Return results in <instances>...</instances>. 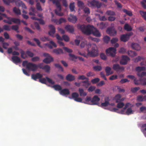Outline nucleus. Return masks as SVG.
Here are the masks:
<instances>
[{
  "label": "nucleus",
  "instance_id": "obj_1",
  "mask_svg": "<svg viewBox=\"0 0 146 146\" xmlns=\"http://www.w3.org/2000/svg\"><path fill=\"white\" fill-rule=\"evenodd\" d=\"M78 29L80 30L84 33L87 35L92 34L94 36L100 37L101 36L100 33L99 31L93 26L88 25L87 26L84 24H78L77 25Z\"/></svg>",
  "mask_w": 146,
  "mask_h": 146
},
{
  "label": "nucleus",
  "instance_id": "obj_2",
  "mask_svg": "<svg viewBox=\"0 0 146 146\" xmlns=\"http://www.w3.org/2000/svg\"><path fill=\"white\" fill-rule=\"evenodd\" d=\"M92 48L91 50L90 51L89 49H87V55L90 57H95L98 55V50L96 44H94L91 45Z\"/></svg>",
  "mask_w": 146,
  "mask_h": 146
},
{
  "label": "nucleus",
  "instance_id": "obj_3",
  "mask_svg": "<svg viewBox=\"0 0 146 146\" xmlns=\"http://www.w3.org/2000/svg\"><path fill=\"white\" fill-rule=\"evenodd\" d=\"M3 1L4 3L8 5H9L11 3L14 2L15 3L17 6H21L23 8L25 9L27 8V7L25 5L19 0H3Z\"/></svg>",
  "mask_w": 146,
  "mask_h": 146
},
{
  "label": "nucleus",
  "instance_id": "obj_4",
  "mask_svg": "<svg viewBox=\"0 0 146 146\" xmlns=\"http://www.w3.org/2000/svg\"><path fill=\"white\" fill-rule=\"evenodd\" d=\"M88 4L90 7H96L98 8H99L101 7L102 4L97 0H92L91 1H88Z\"/></svg>",
  "mask_w": 146,
  "mask_h": 146
},
{
  "label": "nucleus",
  "instance_id": "obj_5",
  "mask_svg": "<svg viewBox=\"0 0 146 146\" xmlns=\"http://www.w3.org/2000/svg\"><path fill=\"white\" fill-rule=\"evenodd\" d=\"M116 52L115 48L113 47H110L106 50L107 54L112 57H113L115 56Z\"/></svg>",
  "mask_w": 146,
  "mask_h": 146
},
{
  "label": "nucleus",
  "instance_id": "obj_6",
  "mask_svg": "<svg viewBox=\"0 0 146 146\" xmlns=\"http://www.w3.org/2000/svg\"><path fill=\"white\" fill-rule=\"evenodd\" d=\"M43 55L44 56L46 57V58L43 60L44 62L46 64H49L53 61V58L49 54L44 53L43 54Z\"/></svg>",
  "mask_w": 146,
  "mask_h": 146
},
{
  "label": "nucleus",
  "instance_id": "obj_7",
  "mask_svg": "<svg viewBox=\"0 0 146 146\" xmlns=\"http://www.w3.org/2000/svg\"><path fill=\"white\" fill-rule=\"evenodd\" d=\"M133 35V33L132 32H131L122 35L120 36V40L121 41L123 42H127L130 38V36Z\"/></svg>",
  "mask_w": 146,
  "mask_h": 146
},
{
  "label": "nucleus",
  "instance_id": "obj_8",
  "mask_svg": "<svg viewBox=\"0 0 146 146\" xmlns=\"http://www.w3.org/2000/svg\"><path fill=\"white\" fill-rule=\"evenodd\" d=\"M38 68L37 65L31 62H29L27 66V69L29 70L34 72Z\"/></svg>",
  "mask_w": 146,
  "mask_h": 146
},
{
  "label": "nucleus",
  "instance_id": "obj_9",
  "mask_svg": "<svg viewBox=\"0 0 146 146\" xmlns=\"http://www.w3.org/2000/svg\"><path fill=\"white\" fill-rule=\"evenodd\" d=\"M130 60V58L126 55H122V59L120 61V63L123 65L126 64L128 61Z\"/></svg>",
  "mask_w": 146,
  "mask_h": 146
},
{
  "label": "nucleus",
  "instance_id": "obj_10",
  "mask_svg": "<svg viewBox=\"0 0 146 146\" xmlns=\"http://www.w3.org/2000/svg\"><path fill=\"white\" fill-rule=\"evenodd\" d=\"M100 100V98L97 96L95 95L92 98L91 103L89 104L91 105H98Z\"/></svg>",
  "mask_w": 146,
  "mask_h": 146
},
{
  "label": "nucleus",
  "instance_id": "obj_11",
  "mask_svg": "<svg viewBox=\"0 0 146 146\" xmlns=\"http://www.w3.org/2000/svg\"><path fill=\"white\" fill-rule=\"evenodd\" d=\"M50 31L48 32V34L50 36L54 37L55 32V28L54 26L52 25H48Z\"/></svg>",
  "mask_w": 146,
  "mask_h": 146
},
{
  "label": "nucleus",
  "instance_id": "obj_12",
  "mask_svg": "<svg viewBox=\"0 0 146 146\" xmlns=\"http://www.w3.org/2000/svg\"><path fill=\"white\" fill-rule=\"evenodd\" d=\"M107 33L111 36H114L116 34V31L113 28L109 27L107 30Z\"/></svg>",
  "mask_w": 146,
  "mask_h": 146
},
{
  "label": "nucleus",
  "instance_id": "obj_13",
  "mask_svg": "<svg viewBox=\"0 0 146 146\" xmlns=\"http://www.w3.org/2000/svg\"><path fill=\"white\" fill-rule=\"evenodd\" d=\"M70 17L68 19V21L73 23H75L77 20V19L76 16L73 15H70Z\"/></svg>",
  "mask_w": 146,
  "mask_h": 146
},
{
  "label": "nucleus",
  "instance_id": "obj_14",
  "mask_svg": "<svg viewBox=\"0 0 146 146\" xmlns=\"http://www.w3.org/2000/svg\"><path fill=\"white\" fill-rule=\"evenodd\" d=\"M12 61L15 64H16L21 62L20 58L17 56H13L11 58Z\"/></svg>",
  "mask_w": 146,
  "mask_h": 146
},
{
  "label": "nucleus",
  "instance_id": "obj_15",
  "mask_svg": "<svg viewBox=\"0 0 146 146\" xmlns=\"http://www.w3.org/2000/svg\"><path fill=\"white\" fill-rule=\"evenodd\" d=\"M43 76L39 73H37L35 74H32L31 75V78L35 80H36L37 79H40L42 78Z\"/></svg>",
  "mask_w": 146,
  "mask_h": 146
},
{
  "label": "nucleus",
  "instance_id": "obj_16",
  "mask_svg": "<svg viewBox=\"0 0 146 146\" xmlns=\"http://www.w3.org/2000/svg\"><path fill=\"white\" fill-rule=\"evenodd\" d=\"M105 70L107 76L111 75L113 73V71L111 70V68L109 66L106 67Z\"/></svg>",
  "mask_w": 146,
  "mask_h": 146
},
{
  "label": "nucleus",
  "instance_id": "obj_17",
  "mask_svg": "<svg viewBox=\"0 0 146 146\" xmlns=\"http://www.w3.org/2000/svg\"><path fill=\"white\" fill-rule=\"evenodd\" d=\"M60 94L62 96L68 95L70 94V91L68 89L65 88L61 90L60 92Z\"/></svg>",
  "mask_w": 146,
  "mask_h": 146
},
{
  "label": "nucleus",
  "instance_id": "obj_18",
  "mask_svg": "<svg viewBox=\"0 0 146 146\" xmlns=\"http://www.w3.org/2000/svg\"><path fill=\"white\" fill-rule=\"evenodd\" d=\"M131 47L133 49L137 51L141 49L140 45L136 43H132L131 44Z\"/></svg>",
  "mask_w": 146,
  "mask_h": 146
},
{
  "label": "nucleus",
  "instance_id": "obj_19",
  "mask_svg": "<svg viewBox=\"0 0 146 146\" xmlns=\"http://www.w3.org/2000/svg\"><path fill=\"white\" fill-rule=\"evenodd\" d=\"M65 28L68 31H69L71 33L73 32L74 30V28L73 26L69 25H66L65 26Z\"/></svg>",
  "mask_w": 146,
  "mask_h": 146
},
{
  "label": "nucleus",
  "instance_id": "obj_20",
  "mask_svg": "<svg viewBox=\"0 0 146 146\" xmlns=\"http://www.w3.org/2000/svg\"><path fill=\"white\" fill-rule=\"evenodd\" d=\"M66 79L69 81H73L75 79V76L70 74H68L66 76Z\"/></svg>",
  "mask_w": 146,
  "mask_h": 146
},
{
  "label": "nucleus",
  "instance_id": "obj_21",
  "mask_svg": "<svg viewBox=\"0 0 146 146\" xmlns=\"http://www.w3.org/2000/svg\"><path fill=\"white\" fill-rule=\"evenodd\" d=\"M6 18L8 20L4 19L3 20V21L6 23H7L9 24H11L14 18L7 17Z\"/></svg>",
  "mask_w": 146,
  "mask_h": 146
},
{
  "label": "nucleus",
  "instance_id": "obj_22",
  "mask_svg": "<svg viewBox=\"0 0 146 146\" xmlns=\"http://www.w3.org/2000/svg\"><path fill=\"white\" fill-rule=\"evenodd\" d=\"M82 83H83L82 86L86 88H88L89 86L90 85L89 80H86V81H82L81 82Z\"/></svg>",
  "mask_w": 146,
  "mask_h": 146
},
{
  "label": "nucleus",
  "instance_id": "obj_23",
  "mask_svg": "<svg viewBox=\"0 0 146 146\" xmlns=\"http://www.w3.org/2000/svg\"><path fill=\"white\" fill-rule=\"evenodd\" d=\"M13 11L16 15H20L21 14V13L20 10L19 8L15 7L13 8Z\"/></svg>",
  "mask_w": 146,
  "mask_h": 146
},
{
  "label": "nucleus",
  "instance_id": "obj_24",
  "mask_svg": "<svg viewBox=\"0 0 146 146\" xmlns=\"http://www.w3.org/2000/svg\"><path fill=\"white\" fill-rule=\"evenodd\" d=\"M128 55L131 57H133L137 56V53L134 51L131 50H128L127 52Z\"/></svg>",
  "mask_w": 146,
  "mask_h": 146
},
{
  "label": "nucleus",
  "instance_id": "obj_25",
  "mask_svg": "<svg viewBox=\"0 0 146 146\" xmlns=\"http://www.w3.org/2000/svg\"><path fill=\"white\" fill-rule=\"evenodd\" d=\"M53 52L56 54H59L63 53V52L62 49L61 48H57L54 49Z\"/></svg>",
  "mask_w": 146,
  "mask_h": 146
},
{
  "label": "nucleus",
  "instance_id": "obj_26",
  "mask_svg": "<svg viewBox=\"0 0 146 146\" xmlns=\"http://www.w3.org/2000/svg\"><path fill=\"white\" fill-rule=\"evenodd\" d=\"M146 70V68L144 66H138L135 68V70L137 73H139L142 71H145Z\"/></svg>",
  "mask_w": 146,
  "mask_h": 146
},
{
  "label": "nucleus",
  "instance_id": "obj_27",
  "mask_svg": "<svg viewBox=\"0 0 146 146\" xmlns=\"http://www.w3.org/2000/svg\"><path fill=\"white\" fill-rule=\"evenodd\" d=\"M124 28V29L127 31H131L132 29L131 26L127 23L125 25Z\"/></svg>",
  "mask_w": 146,
  "mask_h": 146
},
{
  "label": "nucleus",
  "instance_id": "obj_28",
  "mask_svg": "<svg viewBox=\"0 0 146 146\" xmlns=\"http://www.w3.org/2000/svg\"><path fill=\"white\" fill-rule=\"evenodd\" d=\"M78 90L80 96H85L87 95V93L84 92V90L83 89L80 88H79Z\"/></svg>",
  "mask_w": 146,
  "mask_h": 146
},
{
  "label": "nucleus",
  "instance_id": "obj_29",
  "mask_svg": "<svg viewBox=\"0 0 146 146\" xmlns=\"http://www.w3.org/2000/svg\"><path fill=\"white\" fill-rule=\"evenodd\" d=\"M145 58L143 56H139L134 59V61L135 62H137L141 60H145Z\"/></svg>",
  "mask_w": 146,
  "mask_h": 146
},
{
  "label": "nucleus",
  "instance_id": "obj_30",
  "mask_svg": "<svg viewBox=\"0 0 146 146\" xmlns=\"http://www.w3.org/2000/svg\"><path fill=\"white\" fill-rule=\"evenodd\" d=\"M77 5L78 7L82 9L85 7L84 3L81 1H78Z\"/></svg>",
  "mask_w": 146,
  "mask_h": 146
},
{
  "label": "nucleus",
  "instance_id": "obj_31",
  "mask_svg": "<svg viewBox=\"0 0 146 146\" xmlns=\"http://www.w3.org/2000/svg\"><path fill=\"white\" fill-rule=\"evenodd\" d=\"M52 88H54L55 90L56 91H61L62 90L61 86L58 84H56L53 85L52 86Z\"/></svg>",
  "mask_w": 146,
  "mask_h": 146
},
{
  "label": "nucleus",
  "instance_id": "obj_32",
  "mask_svg": "<svg viewBox=\"0 0 146 146\" xmlns=\"http://www.w3.org/2000/svg\"><path fill=\"white\" fill-rule=\"evenodd\" d=\"M113 100L115 101L117 103V107L119 108V94H117L113 98Z\"/></svg>",
  "mask_w": 146,
  "mask_h": 146
},
{
  "label": "nucleus",
  "instance_id": "obj_33",
  "mask_svg": "<svg viewBox=\"0 0 146 146\" xmlns=\"http://www.w3.org/2000/svg\"><path fill=\"white\" fill-rule=\"evenodd\" d=\"M125 114L128 115L133 113V111L131 108H128L125 111Z\"/></svg>",
  "mask_w": 146,
  "mask_h": 146
},
{
  "label": "nucleus",
  "instance_id": "obj_34",
  "mask_svg": "<svg viewBox=\"0 0 146 146\" xmlns=\"http://www.w3.org/2000/svg\"><path fill=\"white\" fill-rule=\"evenodd\" d=\"M93 68L94 70L96 71H99L101 70L102 67L100 66L97 65L94 66Z\"/></svg>",
  "mask_w": 146,
  "mask_h": 146
},
{
  "label": "nucleus",
  "instance_id": "obj_35",
  "mask_svg": "<svg viewBox=\"0 0 146 146\" xmlns=\"http://www.w3.org/2000/svg\"><path fill=\"white\" fill-rule=\"evenodd\" d=\"M69 8L71 12L75 11L74 3H71L69 5Z\"/></svg>",
  "mask_w": 146,
  "mask_h": 146
},
{
  "label": "nucleus",
  "instance_id": "obj_36",
  "mask_svg": "<svg viewBox=\"0 0 146 146\" xmlns=\"http://www.w3.org/2000/svg\"><path fill=\"white\" fill-rule=\"evenodd\" d=\"M123 11L124 13L129 16H131L133 15L132 12L131 11L126 9H124L123 10Z\"/></svg>",
  "mask_w": 146,
  "mask_h": 146
},
{
  "label": "nucleus",
  "instance_id": "obj_37",
  "mask_svg": "<svg viewBox=\"0 0 146 146\" xmlns=\"http://www.w3.org/2000/svg\"><path fill=\"white\" fill-rule=\"evenodd\" d=\"M43 69L46 72H49L50 70V67L48 65H45L44 66Z\"/></svg>",
  "mask_w": 146,
  "mask_h": 146
},
{
  "label": "nucleus",
  "instance_id": "obj_38",
  "mask_svg": "<svg viewBox=\"0 0 146 146\" xmlns=\"http://www.w3.org/2000/svg\"><path fill=\"white\" fill-rule=\"evenodd\" d=\"M134 82L135 84L137 85H141V80H140V78L139 80L137 79L136 78L134 79Z\"/></svg>",
  "mask_w": 146,
  "mask_h": 146
},
{
  "label": "nucleus",
  "instance_id": "obj_39",
  "mask_svg": "<svg viewBox=\"0 0 146 146\" xmlns=\"http://www.w3.org/2000/svg\"><path fill=\"white\" fill-rule=\"evenodd\" d=\"M11 28L13 30L15 31L17 33H19V31H18L19 28V27L18 25H13L12 26Z\"/></svg>",
  "mask_w": 146,
  "mask_h": 146
},
{
  "label": "nucleus",
  "instance_id": "obj_40",
  "mask_svg": "<svg viewBox=\"0 0 146 146\" xmlns=\"http://www.w3.org/2000/svg\"><path fill=\"white\" fill-rule=\"evenodd\" d=\"M110 40V37L107 36H105L103 38V40L104 42L107 43Z\"/></svg>",
  "mask_w": 146,
  "mask_h": 146
},
{
  "label": "nucleus",
  "instance_id": "obj_41",
  "mask_svg": "<svg viewBox=\"0 0 146 146\" xmlns=\"http://www.w3.org/2000/svg\"><path fill=\"white\" fill-rule=\"evenodd\" d=\"M140 80H141V85L145 86L146 85V78H140Z\"/></svg>",
  "mask_w": 146,
  "mask_h": 146
},
{
  "label": "nucleus",
  "instance_id": "obj_42",
  "mask_svg": "<svg viewBox=\"0 0 146 146\" xmlns=\"http://www.w3.org/2000/svg\"><path fill=\"white\" fill-rule=\"evenodd\" d=\"M139 12L141 15L146 21V11H140Z\"/></svg>",
  "mask_w": 146,
  "mask_h": 146
},
{
  "label": "nucleus",
  "instance_id": "obj_43",
  "mask_svg": "<svg viewBox=\"0 0 146 146\" xmlns=\"http://www.w3.org/2000/svg\"><path fill=\"white\" fill-rule=\"evenodd\" d=\"M13 19V22L14 23H17L19 25L20 24L21 21L19 19L14 18Z\"/></svg>",
  "mask_w": 146,
  "mask_h": 146
},
{
  "label": "nucleus",
  "instance_id": "obj_44",
  "mask_svg": "<svg viewBox=\"0 0 146 146\" xmlns=\"http://www.w3.org/2000/svg\"><path fill=\"white\" fill-rule=\"evenodd\" d=\"M26 54L30 57H33L34 55V53L29 50H27L26 51Z\"/></svg>",
  "mask_w": 146,
  "mask_h": 146
},
{
  "label": "nucleus",
  "instance_id": "obj_45",
  "mask_svg": "<svg viewBox=\"0 0 146 146\" xmlns=\"http://www.w3.org/2000/svg\"><path fill=\"white\" fill-rule=\"evenodd\" d=\"M140 89V88L139 87H135L132 88L131 89V91L133 93H136L138 90Z\"/></svg>",
  "mask_w": 146,
  "mask_h": 146
},
{
  "label": "nucleus",
  "instance_id": "obj_46",
  "mask_svg": "<svg viewBox=\"0 0 146 146\" xmlns=\"http://www.w3.org/2000/svg\"><path fill=\"white\" fill-rule=\"evenodd\" d=\"M78 80H84L86 79V80H89V78L86 77L84 75H80L78 78Z\"/></svg>",
  "mask_w": 146,
  "mask_h": 146
},
{
  "label": "nucleus",
  "instance_id": "obj_47",
  "mask_svg": "<svg viewBox=\"0 0 146 146\" xmlns=\"http://www.w3.org/2000/svg\"><path fill=\"white\" fill-rule=\"evenodd\" d=\"M46 80L49 83L52 84H53L55 83L54 82V81L48 77H46Z\"/></svg>",
  "mask_w": 146,
  "mask_h": 146
},
{
  "label": "nucleus",
  "instance_id": "obj_48",
  "mask_svg": "<svg viewBox=\"0 0 146 146\" xmlns=\"http://www.w3.org/2000/svg\"><path fill=\"white\" fill-rule=\"evenodd\" d=\"M55 66L57 68L60 69L62 72H63L64 69L63 67L59 64H54Z\"/></svg>",
  "mask_w": 146,
  "mask_h": 146
},
{
  "label": "nucleus",
  "instance_id": "obj_49",
  "mask_svg": "<svg viewBox=\"0 0 146 146\" xmlns=\"http://www.w3.org/2000/svg\"><path fill=\"white\" fill-rule=\"evenodd\" d=\"M84 13L86 14H89L90 13V10L89 9L88 7H84L83 9Z\"/></svg>",
  "mask_w": 146,
  "mask_h": 146
},
{
  "label": "nucleus",
  "instance_id": "obj_50",
  "mask_svg": "<svg viewBox=\"0 0 146 146\" xmlns=\"http://www.w3.org/2000/svg\"><path fill=\"white\" fill-rule=\"evenodd\" d=\"M79 96V94L77 92H73L72 94V97L74 100L78 97Z\"/></svg>",
  "mask_w": 146,
  "mask_h": 146
},
{
  "label": "nucleus",
  "instance_id": "obj_51",
  "mask_svg": "<svg viewBox=\"0 0 146 146\" xmlns=\"http://www.w3.org/2000/svg\"><path fill=\"white\" fill-rule=\"evenodd\" d=\"M39 81L42 83L46 84V78H40Z\"/></svg>",
  "mask_w": 146,
  "mask_h": 146
},
{
  "label": "nucleus",
  "instance_id": "obj_52",
  "mask_svg": "<svg viewBox=\"0 0 146 146\" xmlns=\"http://www.w3.org/2000/svg\"><path fill=\"white\" fill-rule=\"evenodd\" d=\"M61 11H60L59 10V11H58L57 9H55V13L56 14L59 16H62L64 15V14L63 13H62L60 12Z\"/></svg>",
  "mask_w": 146,
  "mask_h": 146
},
{
  "label": "nucleus",
  "instance_id": "obj_53",
  "mask_svg": "<svg viewBox=\"0 0 146 146\" xmlns=\"http://www.w3.org/2000/svg\"><path fill=\"white\" fill-rule=\"evenodd\" d=\"M137 100L139 101L142 102L144 100V96L142 95H139L137 96Z\"/></svg>",
  "mask_w": 146,
  "mask_h": 146
},
{
  "label": "nucleus",
  "instance_id": "obj_54",
  "mask_svg": "<svg viewBox=\"0 0 146 146\" xmlns=\"http://www.w3.org/2000/svg\"><path fill=\"white\" fill-rule=\"evenodd\" d=\"M40 59V58L38 56H36L31 58V61L33 62H36L39 61Z\"/></svg>",
  "mask_w": 146,
  "mask_h": 146
},
{
  "label": "nucleus",
  "instance_id": "obj_55",
  "mask_svg": "<svg viewBox=\"0 0 146 146\" xmlns=\"http://www.w3.org/2000/svg\"><path fill=\"white\" fill-rule=\"evenodd\" d=\"M100 79L98 78H96L94 79H92L91 82L93 84H95L98 83L100 81Z\"/></svg>",
  "mask_w": 146,
  "mask_h": 146
},
{
  "label": "nucleus",
  "instance_id": "obj_56",
  "mask_svg": "<svg viewBox=\"0 0 146 146\" xmlns=\"http://www.w3.org/2000/svg\"><path fill=\"white\" fill-rule=\"evenodd\" d=\"M106 14L108 15H114L115 14L114 12L110 10L107 11Z\"/></svg>",
  "mask_w": 146,
  "mask_h": 146
},
{
  "label": "nucleus",
  "instance_id": "obj_57",
  "mask_svg": "<svg viewBox=\"0 0 146 146\" xmlns=\"http://www.w3.org/2000/svg\"><path fill=\"white\" fill-rule=\"evenodd\" d=\"M69 55L70 57L71 58L72 60H74L78 58L77 56H76L73 54L70 53Z\"/></svg>",
  "mask_w": 146,
  "mask_h": 146
},
{
  "label": "nucleus",
  "instance_id": "obj_58",
  "mask_svg": "<svg viewBox=\"0 0 146 146\" xmlns=\"http://www.w3.org/2000/svg\"><path fill=\"white\" fill-rule=\"evenodd\" d=\"M59 24L66 22V19L64 18H61L59 19Z\"/></svg>",
  "mask_w": 146,
  "mask_h": 146
},
{
  "label": "nucleus",
  "instance_id": "obj_59",
  "mask_svg": "<svg viewBox=\"0 0 146 146\" xmlns=\"http://www.w3.org/2000/svg\"><path fill=\"white\" fill-rule=\"evenodd\" d=\"M3 28L4 30L5 31H9L10 30L9 26L7 25H4L3 26Z\"/></svg>",
  "mask_w": 146,
  "mask_h": 146
},
{
  "label": "nucleus",
  "instance_id": "obj_60",
  "mask_svg": "<svg viewBox=\"0 0 146 146\" xmlns=\"http://www.w3.org/2000/svg\"><path fill=\"white\" fill-rule=\"evenodd\" d=\"M36 7L37 9L39 11H42V8L41 6L40 3H37L36 4Z\"/></svg>",
  "mask_w": 146,
  "mask_h": 146
},
{
  "label": "nucleus",
  "instance_id": "obj_61",
  "mask_svg": "<svg viewBox=\"0 0 146 146\" xmlns=\"http://www.w3.org/2000/svg\"><path fill=\"white\" fill-rule=\"evenodd\" d=\"M130 82V80H128L127 78L122 79L119 81V82L121 84H124L126 82Z\"/></svg>",
  "mask_w": 146,
  "mask_h": 146
},
{
  "label": "nucleus",
  "instance_id": "obj_62",
  "mask_svg": "<svg viewBox=\"0 0 146 146\" xmlns=\"http://www.w3.org/2000/svg\"><path fill=\"white\" fill-rule=\"evenodd\" d=\"M62 38V39H64L66 42H68L69 41V38L68 36L67 35H63Z\"/></svg>",
  "mask_w": 146,
  "mask_h": 146
},
{
  "label": "nucleus",
  "instance_id": "obj_63",
  "mask_svg": "<svg viewBox=\"0 0 146 146\" xmlns=\"http://www.w3.org/2000/svg\"><path fill=\"white\" fill-rule=\"evenodd\" d=\"M33 40L36 42V44L39 46L41 47L40 45V42L38 39L36 38H33Z\"/></svg>",
  "mask_w": 146,
  "mask_h": 146
},
{
  "label": "nucleus",
  "instance_id": "obj_64",
  "mask_svg": "<svg viewBox=\"0 0 146 146\" xmlns=\"http://www.w3.org/2000/svg\"><path fill=\"white\" fill-rule=\"evenodd\" d=\"M137 76L139 77H142L144 76H145L146 75V72H142L141 73H137Z\"/></svg>",
  "mask_w": 146,
  "mask_h": 146
}]
</instances>
